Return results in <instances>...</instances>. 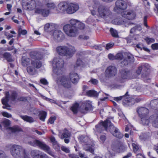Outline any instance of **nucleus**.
I'll return each instance as SVG.
<instances>
[{"label":"nucleus","instance_id":"f257e3e1","mask_svg":"<svg viewBox=\"0 0 158 158\" xmlns=\"http://www.w3.org/2000/svg\"><path fill=\"white\" fill-rule=\"evenodd\" d=\"M64 61L59 57L54 59L52 62L53 71L54 73L52 76L54 79H56L57 83L61 85L64 88L69 89L71 87V84L69 78L66 76H62L60 78L56 79V76L61 74L63 72Z\"/></svg>","mask_w":158,"mask_h":158},{"label":"nucleus","instance_id":"f03ea898","mask_svg":"<svg viewBox=\"0 0 158 158\" xmlns=\"http://www.w3.org/2000/svg\"><path fill=\"white\" fill-rule=\"evenodd\" d=\"M110 118L113 119V117L108 118L104 122H101L99 124L96 125L95 128L94 129L95 133L97 135L98 133H101L104 129L107 131L108 127L110 132L113 136L118 138H122L123 135L111 123L110 120Z\"/></svg>","mask_w":158,"mask_h":158},{"label":"nucleus","instance_id":"7ed1b4c3","mask_svg":"<svg viewBox=\"0 0 158 158\" xmlns=\"http://www.w3.org/2000/svg\"><path fill=\"white\" fill-rule=\"evenodd\" d=\"M89 8L93 15H98L105 18L111 15V12L106 6L101 4L97 0L92 1L89 5Z\"/></svg>","mask_w":158,"mask_h":158},{"label":"nucleus","instance_id":"20e7f679","mask_svg":"<svg viewBox=\"0 0 158 158\" xmlns=\"http://www.w3.org/2000/svg\"><path fill=\"white\" fill-rule=\"evenodd\" d=\"M121 77H116L111 81V84L110 85V86L112 88H117L119 87L117 83H122L125 81V80L135 78V76L132 75V73L128 70L123 69L121 71Z\"/></svg>","mask_w":158,"mask_h":158},{"label":"nucleus","instance_id":"39448f33","mask_svg":"<svg viewBox=\"0 0 158 158\" xmlns=\"http://www.w3.org/2000/svg\"><path fill=\"white\" fill-rule=\"evenodd\" d=\"M79 21L72 19L69 20L70 24H67L64 26L63 30L66 35L69 36L73 37L77 34V30L76 26L77 25Z\"/></svg>","mask_w":158,"mask_h":158},{"label":"nucleus","instance_id":"423d86ee","mask_svg":"<svg viewBox=\"0 0 158 158\" xmlns=\"http://www.w3.org/2000/svg\"><path fill=\"white\" fill-rule=\"evenodd\" d=\"M10 150L11 155L15 158H28L24 149L19 145H11Z\"/></svg>","mask_w":158,"mask_h":158},{"label":"nucleus","instance_id":"0eeeda50","mask_svg":"<svg viewBox=\"0 0 158 158\" xmlns=\"http://www.w3.org/2000/svg\"><path fill=\"white\" fill-rule=\"evenodd\" d=\"M56 50L60 55L66 56L68 58L72 57L76 52L74 46L69 44L58 47L56 48Z\"/></svg>","mask_w":158,"mask_h":158},{"label":"nucleus","instance_id":"6e6552de","mask_svg":"<svg viewBox=\"0 0 158 158\" xmlns=\"http://www.w3.org/2000/svg\"><path fill=\"white\" fill-rule=\"evenodd\" d=\"M115 60H121V66H126L134 61L133 56L131 54L127 53L123 57L121 53H118L115 55Z\"/></svg>","mask_w":158,"mask_h":158},{"label":"nucleus","instance_id":"1a4fd4ad","mask_svg":"<svg viewBox=\"0 0 158 158\" xmlns=\"http://www.w3.org/2000/svg\"><path fill=\"white\" fill-rule=\"evenodd\" d=\"M5 95V98L2 99V103L3 105L2 108L10 110V106L7 103L9 101H15L17 98V94L15 91H10V93L8 92H6Z\"/></svg>","mask_w":158,"mask_h":158},{"label":"nucleus","instance_id":"9d476101","mask_svg":"<svg viewBox=\"0 0 158 158\" xmlns=\"http://www.w3.org/2000/svg\"><path fill=\"white\" fill-rule=\"evenodd\" d=\"M28 143L30 145L34 147L38 146L54 158H58L54 153L51 150L50 148L44 142L37 140H35L33 141L29 142Z\"/></svg>","mask_w":158,"mask_h":158},{"label":"nucleus","instance_id":"9b49d317","mask_svg":"<svg viewBox=\"0 0 158 158\" xmlns=\"http://www.w3.org/2000/svg\"><path fill=\"white\" fill-rule=\"evenodd\" d=\"M137 112L141 118V123L144 125H148L149 124V118L148 114L149 110L147 108L140 107L137 110Z\"/></svg>","mask_w":158,"mask_h":158},{"label":"nucleus","instance_id":"f8f14e48","mask_svg":"<svg viewBox=\"0 0 158 158\" xmlns=\"http://www.w3.org/2000/svg\"><path fill=\"white\" fill-rule=\"evenodd\" d=\"M35 61L34 60H31V65L27 68V71L28 73L31 75H33L36 74V72L35 70V68H40L42 65V63L40 61L39 59H35Z\"/></svg>","mask_w":158,"mask_h":158},{"label":"nucleus","instance_id":"ddd939ff","mask_svg":"<svg viewBox=\"0 0 158 158\" xmlns=\"http://www.w3.org/2000/svg\"><path fill=\"white\" fill-rule=\"evenodd\" d=\"M127 94L128 92H127L124 96L115 97L114 100L118 102L123 98V105L125 106L132 105L134 103V99L127 96Z\"/></svg>","mask_w":158,"mask_h":158},{"label":"nucleus","instance_id":"4468645a","mask_svg":"<svg viewBox=\"0 0 158 158\" xmlns=\"http://www.w3.org/2000/svg\"><path fill=\"white\" fill-rule=\"evenodd\" d=\"M117 73V69L114 66L110 65L108 67L105 71V76L106 78H111L115 76Z\"/></svg>","mask_w":158,"mask_h":158},{"label":"nucleus","instance_id":"2eb2a0df","mask_svg":"<svg viewBox=\"0 0 158 158\" xmlns=\"http://www.w3.org/2000/svg\"><path fill=\"white\" fill-rule=\"evenodd\" d=\"M127 5L126 2L123 0H118L115 3V6L114 8V11L119 13L120 10H124L127 8Z\"/></svg>","mask_w":158,"mask_h":158},{"label":"nucleus","instance_id":"dca6fc26","mask_svg":"<svg viewBox=\"0 0 158 158\" xmlns=\"http://www.w3.org/2000/svg\"><path fill=\"white\" fill-rule=\"evenodd\" d=\"M91 102L89 101L84 102L81 106L80 110L83 113L85 114L92 109Z\"/></svg>","mask_w":158,"mask_h":158},{"label":"nucleus","instance_id":"f3484780","mask_svg":"<svg viewBox=\"0 0 158 158\" xmlns=\"http://www.w3.org/2000/svg\"><path fill=\"white\" fill-rule=\"evenodd\" d=\"M112 23L115 25H121L123 27H128L133 24L130 21L127 19H116L112 21Z\"/></svg>","mask_w":158,"mask_h":158},{"label":"nucleus","instance_id":"a211bd4d","mask_svg":"<svg viewBox=\"0 0 158 158\" xmlns=\"http://www.w3.org/2000/svg\"><path fill=\"white\" fill-rule=\"evenodd\" d=\"M52 36L54 40L58 41H61L64 38L63 33L60 30H55L53 33Z\"/></svg>","mask_w":158,"mask_h":158},{"label":"nucleus","instance_id":"6ab92c4d","mask_svg":"<svg viewBox=\"0 0 158 158\" xmlns=\"http://www.w3.org/2000/svg\"><path fill=\"white\" fill-rule=\"evenodd\" d=\"M122 16L128 19H134L136 16L135 13L132 10H127L122 12Z\"/></svg>","mask_w":158,"mask_h":158},{"label":"nucleus","instance_id":"aec40b11","mask_svg":"<svg viewBox=\"0 0 158 158\" xmlns=\"http://www.w3.org/2000/svg\"><path fill=\"white\" fill-rule=\"evenodd\" d=\"M148 119L149 123H152L153 126L158 128V112L150 116Z\"/></svg>","mask_w":158,"mask_h":158},{"label":"nucleus","instance_id":"412c9836","mask_svg":"<svg viewBox=\"0 0 158 158\" xmlns=\"http://www.w3.org/2000/svg\"><path fill=\"white\" fill-rule=\"evenodd\" d=\"M79 6L77 4L73 3L68 4L67 13L72 14L77 10L79 9Z\"/></svg>","mask_w":158,"mask_h":158},{"label":"nucleus","instance_id":"4be33fe9","mask_svg":"<svg viewBox=\"0 0 158 158\" xmlns=\"http://www.w3.org/2000/svg\"><path fill=\"white\" fill-rule=\"evenodd\" d=\"M35 59H38L36 56H34L31 60L27 57L23 56L22 58L21 64L23 66H26L30 64L32 60H34V61H35Z\"/></svg>","mask_w":158,"mask_h":158},{"label":"nucleus","instance_id":"5701e85b","mask_svg":"<svg viewBox=\"0 0 158 158\" xmlns=\"http://www.w3.org/2000/svg\"><path fill=\"white\" fill-rule=\"evenodd\" d=\"M68 3L66 2H60L57 6V9L60 12L67 13Z\"/></svg>","mask_w":158,"mask_h":158},{"label":"nucleus","instance_id":"b1692460","mask_svg":"<svg viewBox=\"0 0 158 158\" xmlns=\"http://www.w3.org/2000/svg\"><path fill=\"white\" fill-rule=\"evenodd\" d=\"M150 66L149 64L147 63H143L141 64L138 67L136 70V73L138 75H139L142 70L144 71H146L149 69Z\"/></svg>","mask_w":158,"mask_h":158},{"label":"nucleus","instance_id":"393cba45","mask_svg":"<svg viewBox=\"0 0 158 158\" xmlns=\"http://www.w3.org/2000/svg\"><path fill=\"white\" fill-rule=\"evenodd\" d=\"M70 134L69 131L66 129H65L63 130H61L59 131L58 136L61 139H64L65 138L69 137Z\"/></svg>","mask_w":158,"mask_h":158},{"label":"nucleus","instance_id":"a878e982","mask_svg":"<svg viewBox=\"0 0 158 158\" xmlns=\"http://www.w3.org/2000/svg\"><path fill=\"white\" fill-rule=\"evenodd\" d=\"M70 77L71 82L74 84L77 83L79 79L77 74L73 72L70 73Z\"/></svg>","mask_w":158,"mask_h":158},{"label":"nucleus","instance_id":"bb28decb","mask_svg":"<svg viewBox=\"0 0 158 158\" xmlns=\"http://www.w3.org/2000/svg\"><path fill=\"white\" fill-rule=\"evenodd\" d=\"M35 12L37 13L41 14L43 16L46 17L48 15L49 11L48 10L41 9L37 8L35 10Z\"/></svg>","mask_w":158,"mask_h":158},{"label":"nucleus","instance_id":"cd10ccee","mask_svg":"<svg viewBox=\"0 0 158 158\" xmlns=\"http://www.w3.org/2000/svg\"><path fill=\"white\" fill-rule=\"evenodd\" d=\"M142 30V27L140 25H137L130 30V33L136 35Z\"/></svg>","mask_w":158,"mask_h":158},{"label":"nucleus","instance_id":"c85d7f7f","mask_svg":"<svg viewBox=\"0 0 158 158\" xmlns=\"http://www.w3.org/2000/svg\"><path fill=\"white\" fill-rule=\"evenodd\" d=\"M50 139L52 143L54 148L57 150H59L60 149V145L56 140L55 138L53 136H51Z\"/></svg>","mask_w":158,"mask_h":158},{"label":"nucleus","instance_id":"c756f323","mask_svg":"<svg viewBox=\"0 0 158 158\" xmlns=\"http://www.w3.org/2000/svg\"><path fill=\"white\" fill-rule=\"evenodd\" d=\"M94 145L93 143L92 145H90L88 144H85L83 145V146L85 150L89 152L93 153L94 152V149L93 147Z\"/></svg>","mask_w":158,"mask_h":158},{"label":"nucleus","instance_id":"7c9ffc66","mask_svg":"<svg viewBox=\"0 0 158 158\" xmlns=\"http://www.w3.org/2000/svg\"><path fill=\"white\" fill-rule=\"evenodd\" d=\"M0 123L1 124H0V129L2 130V126L6 128H7L10 126V121L8 119H5Z\"/></svg>","mask_w":158,"mask_h":158},{"label":"nucleus","instance_id":"2f4dec72","mask_svg":"<svg viewBox=\"0 0 158 158\" xmlns=\"http://www.w3.org/2000/svg\"><path fill=\"white\" fill-rule=\"evenodd\" d=\"M21 118L24 121L30 123H32L34 122L33 118L27 115L21 116Z\"/></svg>","mask_w":158,"mask_h":158},{"label":"nucleus","instance_id":"473e14b6","mask_svg":"<svg viewBox=\"0 0 158 158\" xmlns=\"http://www.w3.org/2000/svg\"><path fill=\"white\" fill-rule=\"evenodd\" d=\"M40 153L39 150H33L31 151V155L34 158H40Z\"/></svg>","mask_w":158,"mask_h":158},{"label":"nucleus","instance_id":"72a5a7b5","mask_svg":"<svg viewBox=\"0 0 158 158\" xmlns=\"http://www.w3.org/2000/svg\"><path fill=\"white\" fill-rule=\"evenodd\" d=\"M3 57L8 62H11L13 61L12 56L9 53L6 52L3 54Z\"/></svg>","mask_w":158,"mask_h":158},{"label":"nucleus","instance_id":"f704fd0d","mask_svg":"<svg viewBox=\"0 0 158 158\" xmlns=\"http://www.w3.org/2000/svg\"><path fill=\"white\" fill-rule=\"evenodd\" d=\"M127 149V146L124 143L119 145L117 149V151L119 152H122L125 151Z\"/></svg>","mask_w":158,"mask_h":158},{"label":"nucleus","instance_id":"c9c22d12","mask_svg":"<svg viewBox=\"0 0 158 158\" xmlns=\"http://www.w3.org/2000/svg\"><path fill=\"white\" fill-rule=\"evenodd\" d=\"M86 94L89 97H97L98 94L97 92L92 90L87 91Z\"/></svg>","mask_w":158,"mask_h":158},{"label":"nucleus","instance_id":"e433bc0d","mask_svg":"<svg viewBox=\"0 0 158 158\" xmlns=\"http://www.w3.org/2000/svg\"><path fill=\"white\" fill-rule=\"evenodd\" d=\"M47 114V113L45 111H40L39 114L40 119L43 121H44Z\"/></svg>","mask_w":158,"mask_h":158},{"label":"nucleus","instance_id":"4c0bfd02","mask_svg":"<svg viewBox=\"0 0 158 158\" xmlns=\"http://www.w3.org/2000/svg\"><path fill=\"white\" fill-rule=\"evenodd\" d=\"M79 104L77 103H76L73 105L71 108V109L74 113H77L79 109Z\"/></svg>","mask_w":158,"mask_h":158},{"label":"nucleus","instance_id":"58836bf2","mask_svg":"<svg viewBox=\"0 0 158 158\" xmlns=\"http://www.w3.org/2000/svg\"><path fill=\"white\" fill-rule=\"evenodd\" d=\"M32 4L30 5L31 3L29 2L26 3L27 6V9L31 10L33 9L36 6V4L34 0H31Z\"/></svg>","mask_w":158,"mask_h":158},{"label":"nucleus","instance_id":"ea45409f","mask_svg":"<svg viewBox=\"0 0 158 158\" xmlns=\"http://www.w3.org/2000/svg\"><path fill=\"white\" fill-rule=\"evenodd\" d=\"M114 156V152L113 150L109 149L107 152L106 155V158H112Z\"/></svg>","mask_w":158,"mask_h":158},{"label":"nucleus","instance_id":"a19ab883","mask_svg":"<svg viewBox=\"0 0 158 158\" xmlns=\"http://www.w3.org/2000/svg\"><path fill=\"white\" fill-rule=\"evenodd\" d=\"M79 139L81 142L85 143L89 140V139L88 136H84L83 135L80 136Z\"/></svg>","mask_w":158,"mask_h":158},{"label":"nucleus","instance_id":"79ce46f5","mask_svg":"<svg viewBox=\"0 0 158 158\" xmlns=\"http://www.w3.org/2000/svg\"><path fill=\"white\" fill-rule=\"evenodd\" d=\"M10 129L13 132H16L22 131L21 128L18 126H15L12 127H10Z\"/></svg>","mask_w":158,"mask_h":158},{"label":"nucleus","instance_id":"37998d69","mask_svg":"<svg viewBox=\"0 0 158 158\" xmlns=\"http://www.w3.org/2000/svg\"><path fill=\"white\" fill-rule=\"evenodd\" d=\"M158 105V100L155 99L151 101L150 103V106L152 108H154L155 106Z\"/></svg>","mask_w":158,"mask_h":158},{"label":"nucleus","instance_id":"c03bdc74","mask_svg":"<svg viewBox=\"0 0 158 158\" xmlns=\"http://www.w3.org/2000/svg\"><path fill=\"white\" fill-rule=\"evenodd\" d=\"M132 146L134 152L135 153H139L138 152L139 151V150L138 144L137 143H133Z\"/></svg>","mask_w":158,"mask_h":158},{"label":"nucleus","instance_id":"a18cd8bd","mask_svg":"<svg viewBox=\"0 0 158 158\" xmlns=\"http://www.w3.org/2000/svg\"><path fill=\"white\" fill-rule=\"evenodd\" d=\"M110 31L113 37H117L118 36V32L115 29L111 28L110 29Z\"/></svg>","mask_w":158,"mask_h":158},{"label":"nucleus","instance_id":"49530a36","mask_svg":"<svg viewBox=\"0 0 158 158\" xmlns=\"http://www.w3.org/2000/svg\"><path fill=\"white\" fill-rule=\"evenodd\" d=\"M79 66L84 67L82 61L80 59H79L77 60L76 65H74V68L76 69V67Z\"/></svg>","mask_w":158,"mask_h":158},{"label":"nucleus","instance_id":"de8ad7c7","mask_svg":"<svg viewBox=\"0 0 158 158\" xmlns=\"http://www.w3.org/2000/svg\"><path fill=\"white\" fill-rule=\"evenodd\" d=\"M145 40L148 44H150L155 42V40L153 38L146 37L145 39Z\"/></svg>","mask_w":158,"mask_h":158},{"label":"nucleus","instance_id":"09e8293b","mask_svg":"<svg viewBox=\"0 0 158 158\" xmlns=\"http://www.w3.org/2000/svg\"><path fill=\"white\" fill-rule=\"evenodd\" d=\"M77 25H78V28L80 30L84 29L85 27V24L79 21Z\"/></svg>","mask_w":158,"mask_h":158},{"label":"nucleus","instance_id":"8fccbe9b","mask_svg":"<svg viewBox=\"0 0 158 158\" xmlns=\"http://www.w3.org/2000/svg\"><path fill=\"white\" fill-rule=\"evenodd\" d=\"M52 26L51 24H50L49 23L46 24L44 27V29L45 31H50V30H49V29H51Z\"/></svg>","mask_w":158,"mask_h":158},{"label":"nucleus","instance_id":"3c124183","mask_svg":"<svg viewBox=\"0 0 158 158\" xmlns=\"http://www.w3.org/2000/svg\"><path fill=\"white\" fill-rule=\"evenodd\" d=\"M2 114L3 116L8 118L11 117L12 116V115L6 112H2Z\"/></svg>","mask_w":158,"mask_h":158},{"label":"nucleus","instance_id":"603ef678","mask_svg":"<svg viewBox=\"0 0 158 158\" xmlns=\"http://www.w3.org/2000/svg\"><path fill=\"white\" fill-rule=\"evenodd\" d=\"M142 77L145 81H146L147 80L149 79L148 75V74L145 75H144L143 74H142Z\"/></svg>","mask_w":158,"mask_h":158},{"label":"nucleus","instance_id":"864d4df0","mask_svg":"<svg viewBox=\"0 0 158 158\" xmlns=\"http://www.w3.org/2000/svg\"><path fill=\"white\" fill-rule=\"evenodd\" d=\"M40 81L41 84L44 85H47L48 82L47 80L45 78H42L40 80Z\"/></svg>","mask_w":158,"mask_h":158},{"label":"nucleus","instance_id":"5fc2aeb1","mask_svg":"<svg viewBox=\"0 0 158 158\" xmlns=\"http://www.w3.org/2000/svg\"><path fill=\"white\" fill-rule=\"evenodd\" d=\"M47 6L50 9H54L55 7V6L53 3H48Z\"/></svg>","mask_w":158,"mask_h":158},{"label":"nucleus","instance_id":"6e6d98bb","mask_svg":"<svg viewBox=\"0 0 158 158\" xmlns=\"http://www.w3.org/2000/svg\"><path fill=\"white\" fill-rule=\"evenodd\" d=\"M108 56L109 59L110 60H115V56H114L112 54H109Z\"/></svg>","mask_w":158,"mask_h":158},{"label":"nucleus","instance_id":"4d7b16f0","mask_svg":"<svg viewBox=\"0 0 158 158\" xmlns=\"http://www.w3.org/2000/svg\"><path fill=\"white\" fill-rule=\"evenodd\" d=\"M152 48L153 50L158 49V43H155L152 45Z\"/></svg>","mask_w":158,"mask_h":158},{"label":"nucleus","instance_id":"13d9d810","mask_svg":"<svg viewBox=\"0 0 158 158\" xmlns=\"http://www.w3.org/2000/svg\"><path fill=\"white\" fill-rule=\"evenodd\" d=\"M61 149L63 151L67 153H69L70 151L69 149L68 148L64 146L62 147H61Z\"/></svg>","mask_w":158,"mask_h":158},{"label":"nucleus","instance_id":"bf43d9fd","mask_svg":"<svg viewBox=\"0 0 158 158\" xmlns=\"http://www.w3.org/2000/svg\"><path fill=\"white\" fill-rule=\"evenodd\" d=\"M56 119V118L55 117H51L49 119L48 122L51 124H52L54 123Z\"/></svg>","mask_w":158,"mask_h":158},{"label":"nucleus","instance_id":"052dcab7","mask_svg":"<svg viewBox=\"0 0 158 158\" xmlns=\"http://www.w3.org/2000/svg\"><path fill=\"white\" fill-rule=\"evenodd\" d=\"M114 45V44L113 43L108 44H106V48L108 50L112 48Z\"/></svg>","mask_w":158,"mask_h":158},{"label":"nucleus","instance_id":"680f3d73","mask_svg":"<svg viewBox=\"0 0 158 158\" xmlns=\"http://www.w3.org/2000/svg\"><path fill=\"white\" fill-rule=\"evenodd\" d=\"M89 82H91L92 84L94 85H97L98 83V81L97 80L94 79L92 78Z\"/></svg>","mask_w":158,"mask_h":158},{"label":"nucleus","instance_id":"e2e57ef3","mask_svg":"<svg viewBox=\"0 0 158 158\" xmlns=\"http://www.w3.org/2000/svg\"><path fill=\"white\" fill-rule=\"evenodd\" d=\"M133 126L130 124H129L126 126L125 128V131H127L129 129H131V128Z\"/></svg>","mask_w":158,"mask_h":158},{"label":"nucleus","instance_id":"0e129e2a","mask_svg":"<svg viewBox=\"0 0 158 158\" xmlns=\"http://www.w3.org/2000/svg\"><path fill=\"white\" fill-rule=\"evenodd\" d=\"M100 141L102 143H104L106 139V136L104 135L101 136L100 137Z\"/></svg>","mask_w":158,"mask_h":158},{"label":"nucleus","instance_id":"69168bd1","mask_svg":"<svg viewBox=\"0 0 158 158\" xmlns=\"http://www.w3.org/2000/svg\"><path fill=\"white\" fill-rule=\"evenodd\" d=\"M40 158H48V156L44 153L41 152Z\"/></svg>","mask_w":158,"mask_h":158},{"label":"nucleus","instance_id":"338daca9","mask_svg":"<svg viewBox=\"0 0 158 158\" xmlns=\"http://www.w3.org/2000/svg\"><path fill=\"white\" fill-rule=\"evenodd\" d=\"M0 158H6V155L4 152L0 150Z\"/></svg>","mask_w":158,"mask_h":158},{"label":"nucleus","instance_id":"774afa93","mask_svg":"<svg viewBox=\"0 0 158 158\" xmlns=\"http://www.w3.org/2000/svg\"><path fill=\"white\" fill-rule=\"evenodd\" d=\"M5 34L6 36L7 37V38L8 39H10V38H12L13 37V35L8 32H5Z\"/></svg>","mask_w":158,"mask_h":158}]
</instances>
